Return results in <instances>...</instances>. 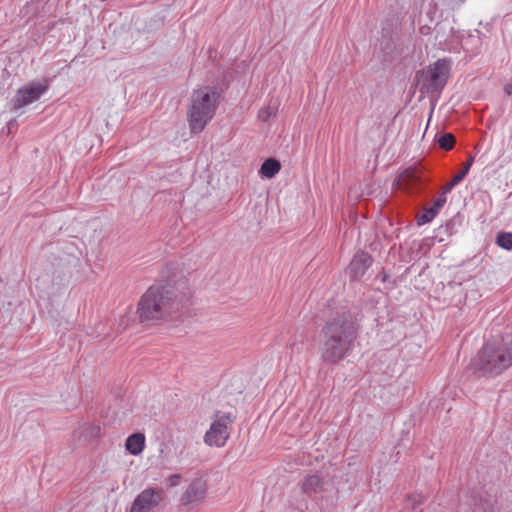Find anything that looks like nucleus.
Instances as JSON below:
<instances>
[{
  "mask_svg": "<svg viewBox=\"0 0 512 512\" xmlns=\"http://www.w3.org/2000/svg\"><path fill=\"white\" fill-rule=\"evenodd\" d=\"M449 69L448 62L445 59H438L427 69L417 72L415 78L421 93H439L446 85Z\"/></svg>",
  "mask_w": 512,
  "mask_h": 512,
  "instance_id": "obj_5",
  "label": "nucleus"
},
{
  "mask_svg": "<svg viewBox=\"0 0 512 512\" xmlns=\"http://www.w3.org/2000/svg\"><path fill=\"white\" fill-rule=\"evenodd\" d=\"M470 366L474 373L495 378L512 367V336L493 337L483 344Z\"/></svg>",
  "mask_w": 512,
  "mask_h": 512,
  "instance_id": "obj_3",
  "label": "nucleus"
},
{
  "mask_svg": "<svg viewBox=\"0 0 512 512\" xmlns=\"http://www.w3.org/2000/svg\"><path fill=\"white\" fill-rule=\"evenodd\" d=\"M423 503L421 495H411L407 497L404 510L405 512H421L420 506Z\"/></svg>",
  "mask_w": 512,
  "mask_h": 512,
  "instance_id": "obj_19",
  "label": "nucleus"
},
{
  "mask_svg": "<svg viewBox=\"0 0 512 512\" xmlns=\"http://www.w3.org/2000/svg\"><path fill=\"white\" fill-rule=\"evenodd\" d=\"M473 162H474V157L470 156L468 158L467 162L463 165L460 173H463V175L466 177L471 169V166L473 165Z\"/></svg>",
  "mask_w": 512,
  "mask_h": 512,
  "instance_id": "obj_25",
  "label": "nucleus"
},
{
  "mask_svg": "<svg viewBox=\"0 0 512 512\" xmlns=\"http://www.w3.org/2000/svg\"><path fill=\"white\" fill-rule=\"evenodd\" d=\"M58 269H54L52 272L46 271L44 274L39 276L36 280L41 283L42 288L46 289V283L51 282L52 287H60L67 281L68 272L64 268L58 265Z\"/></svg>",
  "mask_w": 512,
  "mask_h": 512,
  "instance_id": "obj_15",
  "label": "nucleus"
},
{
  "mask_svg": "<svg viewBox=\"0 0 512 512\" xmlns=\"http://www.w3.org/2000/svg\"><path fill=\"white\" fill-rule=\"evenodd\" d=\"M50 82L48 79L33 80L20 87L15 96L11 99V110L21 115V109L25 106L38 101L44 94L48 92Z\"/></svg>",
  "mask_w": 512,
  "mask_h": 512,
  "instance_id": "obj_7",
  "label": "nucleus"
},
{
  "mask_svg": "<svg viewBox=\"0 0 512 512\" xmlns=\"http://www.w3.org/2000/svg\"><path fill=\"white\" fill-rule=\"evenodd\" d=\"M188 302V293H180L176 284L160 280L151 285L141 296L137 313L141 322L183 321L181 310L187 306Z\"/></svg>",
  "mask_w": 512,
  "mask_h": 512,
  "instance_id": "obj_2",
  "label": "nucleus"
},
{
  "mask_svg": "<svg viewBox=\"0 0 512 512\" xmlns=\"http://www.w3.org/2000/svg\"><path fill=\"white\" fill-rule=\"evenodd\" d=\"M495 242L502 249L512 250V232H498Z\"/></svg>",
  "mask_w": 512,
  "mask_h": 512,
  "instance_id": "obj_20",
  "label": "nucleus"
},
{
  "mask_svg": "<svg viewBox=\"0 0 512 512\" xmlns=\"http://www.w3.org/2000/svg\"><path fill=\"white\" fill-rule=\"evenodd\" d=\"M207 482L202 478L194 479L181 496V504L184 506L197 505L202 502L207 493Z\"/></svg>",
  "mask_w": 512,
  "mask_h": 512,
  "instance_id": "obj_10",
  "label": "nucleus"
},
{
  "mask_svg": "<svg viewBox=\"0 0 512 512\" xmlns=\"http://www.w3.org/2000/svg\"><path fill=\"white\" fill-rule=\"evenodd\" d=\"M181 476L179 474H172L168 477L169 486L175 487L179 485Z\"/></svg>",
  "mask_w": 512,
  "mask_h": 512,
  "instance_id": "obj_26",
  "label": "nucleus"
},
{
  "mask_svg": "<svg viewBox=\"0 0 512 512\" xmlns=\"http://www.w3.org/2000/svg\"><path fill=\"white\" fill-rule=\"evenodd\" d=\"M390 26H393V24ZM392 32V27L388 29L384 26L382 28V37L378 43L380 57L383 62L387 63L395 62V38L393 37Z\"/></svg>",
  "mask_w": 512,
  "mask_h": 512,
  "instance_id": "obj_12",
  "label": "nucleus"
},
{
  "mask_svg": "<svg viewBox=\"0 0 512 512\" xmlns=\"http://www.w3.org/2000/svg\"><path fill=\"white\" fill-rule=\"evenodd\" d=\"M465 176L463 173L458 172L443 188L441 195H446L450 193L455 186H457L459 183H461L464 180Z\"/></svg>",
  "mask_w": 512,
  "mask_h": 512,
  "instance_id": "obj_23",
  "label": "nucleus"
},
{
  "mask_svg": "<svg viewBox=\"0 0 512 512\" xmlns=\"http://www.w3.org/2000/svg\"><path fill=\"white\" fill-rule=\"evenodd\" d=\"M274 115L272 109L270 107L262 108L258 113V118L263 121L267 122L272 116Z\"/></svg>",
  "mask_w": 512,
  "mask_h": 512,
  "instance_id": "obj_24",
  "label": "nucleus"
},
{
  "mask_svg": "<svg viewBox=\"0 0 512 512\" xmlns=\"http://www.w3.org/2000/svg\"><path fill=\"white\" fill-rule=\"evenodd\" d=\"M164 492L159 487H148L134 499L127 512H153L163 500Z\"/></svg>",
  "mask_w": 512,
  "mask_h": 512,
  "instance_id": "obj_8",
  "label": "nucleus"
},
{
  "mask_svg": "<svg viewBox=\"0 0 512 512\" xmlns=\"http://www.w3.org/2000/svg\"><path fill=\"white\" fill-rule=\"evenodd\" d=\"M432 179L423 172H407L402 178L404 189L413 196H421L428 193Z\"/></svg>",
  "mask_w": 512,
  "mask_h": 512,
  "instance_id": "obj_9",
  "label": "nucleus"
},
{
  "mask_svg": "<svg viewBox=\"0 0 512 512\" xmlns=\"http://www.w3.org/2000/svg\"><path fill=\"white\" fill-rule=\"evenodd\" d=\"M363 314L357 308H341L324 323L321 336V358L336 364L355 349Z\"/></svg>",
  "mask_w": 512,
  "mask_h": 512,
  "instance_id": "obj_1",
  "label": "nucleus"
},
{
  "mask_svg": "<svg viewBox=\"0 0 512 512\" xmlns=\"http://www.w3.org/2000/svg\"><path fill=\"white\" fill-rule=\"evenodd\" d=\"M235 417L231 413L217 411L209 429L204 434V443L210 447H223L230 437Z\"/></svg>",
  "mask_w": 512,
  "mask_h": 512,
  "instance_id": "obj_6",
  "label": "nucleus"
},
{
  "mask_svg": "<svg viewBox=\"0 0 512 512\" xmlns=\"http://www.w3.org/2000/svg\"><path fill=\"white\" fill-rule=\"evenodd\" d=\"M387 278H388V276L385 274V275H383V276H382L381 280H382L383 282H385Z\"/></svg>",
  "mask_w": 512,
  "mask_h": 512,
  "instance_id": "obj_28",
  "label": "nucleus"
},
{
  "mask_svg": "<svg viewBox=\"0 0 512 512\" xmlns=\"http://www.w3.org/2000/svg\"><path fill=\"white\" fill-rule=\"evenodd\" d=\"M324 479L317 473L310 474L304 477L301 482V491L312 497L313 495L319 494L324 490Z\"/></svg>",
  "mask_w": 512,
  "mask_h": 512,
  "instance_id": "obj_14",
  "label": "nucleus"
},
{
  "mask_svg": "<svg viewBox=\"0 0 512 512\" xmlns=\"http://www.w3.org/2000/svg\"><path fill=\"white\" fill-rule=\"evenodd\" d=\"M281 169V163L276 158H267L263 161L259 169L261 178L272 179Z\"/></svg>",
  "mask_w": 512,
  "mask_h": 512,
  "instance_id": "obj_17",
  "label": "nucleus"
},
{
  "mask_svg": "<svg viewBox=\"0 0 512 512\" xmlns=\"http://www.w3.org/2000/svg\"><path fill=\"white\" fill-rule=\"evenodd\" d=\"M438 144L444 150H451L455 145V137L451 133H444L438 138Z\"/></svg>",
  "mask_w": 512,
  "mask_h": 512,
  "instance_id": "obj_22",
  "label": "nucleus"
},
{
  "mask_svg": "<svg viewBox=\"0 0 512 512\" xmlns=\"http://www.w3.org/2000/svg\"><path fill=\"white\" fill-rule=\"evenodd\" d=\"M395 61H399L402 59L407 58L412 50L410 49L409 45H407L403 40L399 38H395Z\"/></svg>",
  "mask_w": 512,
  "mask_h": 512,
  "instance_id": "obj_18",
  "label": "nucleus"
},
{
  "mask_svg": "<svg viewBox=\"0 0 512 512\" xmlns=\"http://www.w3.org/2000/svg\"><path fill=\"white\" fill-rule=\"evenodd\" d=\"M445 203L446 197L440 194L431 206L425 207L423 212L417 216V225L422 226L432 222L433 219L439 214Z\"/></svg>",
  "mask_w": 512,
  "mask_h": 512,
  "instance_id": "obj_13",
  "label": "nucleus"
},
{
  "mask_svg": "<svg viewBox=\"0 0 512 512\" xmlns=\"http://www.w3.org/2000/svg\"><path fill=\"white\" fill-rule=\"evenodd\" d=\"M419 31L422 35L427 36V35L431 34L432 29L428 25H421L419 28Z\"/></svg>",
  "mask_w": 512,
  "mask_h": 512,
  "instance_id": "obj_27",
  "label": "nucleus"
},
{
  "mask_svg": "<svg viewBox=\"0 0 512 512\" xmlns=\"http://www.w3.org/2000/svg\"><path fill=\"white\" fill-rule=\"evenodd\" d=\"M448 26H449V23L446 22V21H442V22H439V23L436 24V27H435L436 36H435V38L437 40H439L440 42L441 41H447L454 34V28L453 27H449V34L448 35L441 34V31L444 30Z\"/></svg>",
  "mask_w": 512,
  "mask_h": 512,
  "instance_id": "obj_21",
  "label": "nucleus"
},
{
  "mask_svg": "<svg viewBox=\"0 0 512 512\" xmlns=\"http://www.w3.org/2000/svg\"><path fill=\"white\" fill-rule=\"evenodd\" d=\"M373 263V258L367 252H357L348 266L350 280L361 279Z\"/></svg>",
  "mask_w": 512,
  "mask_h": 512,
  "instance_id": "obj_11",
  "label": "nucleus"
},
{
  "mask_svg": "<svg viewBox=\"0 0 512 512\" xmlns=\"http://www.w3.org/2000/svg\"><path fill=\"white\" fill-rule=\"evenodd\" d=\"M145 447V436L143 433H133L125 440L126 450L133 456L139 455Z\"/></svg>",
  "mask_w": 512,
  "mask_h": 512,
  "instance_id": "obj_16",
  "label": "nucleus"
},
{
  "mask_svg": "<svg viewBox=\"0 0 512 512\" xmlns=\"http://www.w3.org/2000/svg\"><path fill=\"white\" fill-rule=\"evenodd\" d=\"M221 98V92L212 86L194 90L190 97L187 119L191 133H201L214 117Z\"/></svg>",
  "mask_w": 512,
  "mask_h": 512,
  "instance_id": "obj_4",
  "label": "nucleus"
}]
</instances>
